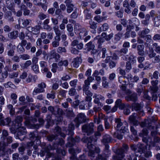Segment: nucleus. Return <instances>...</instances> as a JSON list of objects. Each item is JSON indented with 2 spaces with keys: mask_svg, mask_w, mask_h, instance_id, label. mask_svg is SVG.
Masks as SVG:
<instances>
[{
  "mask_svg": "<svg viewBox=\"0 0 160 160\" xmlns=\"http://www.w3.org/2000/svg\"><path fill=\"white\" fill-rule=\"evenodd\" d=\"M97 138L95 136H91L89 138L84 137L82 140V141L87 143V147L89 149L88 155L91 157L94 158L95 156V152L98 153L100 151V149L98 147H97L92 143L93 142L97 141Z\"/></svg>",
  "mask_w": 160,
  "mask_h": 160,
  "instance_id": "obj_1",
  "label": "nucleus"
},
{
  "mask_svg": "<svg viewBox=\"0 0 160 160\" xmlns=\"http://www.w3.org/2000/svg\"><path fill=\"white\" fill-rule=\"evenodd\" d=\"M57 142H58V144L55 143L54 144L53 147V149H57L56 152H57V155H55L52 154L51 152H49L48 151H47V153L46 154V158L48 159L52 157H54V159L52 160H61V155L64 156L66 154L65 151L64 150L60 149L58 148V145H60L62 146L63 145L64 143V140L62 139H59L58 140Z\"/></svg>",
  "mask_w": 160,
  "mask_h": 160,
  "instance_id": "obj_2",
  "label": "nucleus"
},
{
  "mask_svg": "<svg viewBox=\"0 0 160 160\" xmlns=\"http://www.w3.org/2000/svg\"><path fill=\"white\" fill-rule=\"evenodd\" d=\"M74 28L75 31H79V36L80 39L83 38L84 37L87 35L88 31H87L85 28L82 27L79 23H76Z\"/></svg>",
  "mask_w": 160,
  "mask_h": 160,
  "instance_id": "obj_3",
  "label": "nucleus"
},
{
  "mask_svg": "<svg viewBox=\"0 0 160 160\" xmlns=\"http://www.w3.org/2000/svg\"><path fill=\"white\" fill-rule=\"evenodd\" d=\"M88 119L85 114L82 113H79L74 119L77 127H78L80 124L86 121Z\"/></svg>",
  "mask_w": 160,
  "mask_h": 160,
  "instance_id": "obj_4",
  "label": "nucleus"
},
{
  "mask_svg": "<svg viewBox=\"0 0 160 160\" xmlns=\"http://www.w3.org/2000/svg\"><path fill=\"white\" fill-rule=\"evenodd\" d=\"M148 56L149 58H152V61L153 63H159L160 62V56L156 55L152 48H149Z\"/></svg>",
  "mask_w": 160,
  "mask_h": 160,
  "instance_id": "obj_5",
  "label": "nucleus"
},
{
  "mask_svg": "<svg viewBox=\"0 0 160 160\" xmlns=\"http://www.w3.org/2000/svg\"><path fill=\"white\" fill-rule=\"evenodd\" d=\"M94 124L92 123H90L83 125L82 127V130L83 132L89 135L93 132Z\"/></svg>",
  "mask_w": 160,
  "mask_h": 160,
  "instance_id": "obj_6",
  "label": "nucleus"
},
{
  "mask_svg": "<svg viewBox=\"0 0 160 160\" xmlns=\"http://www.w3.org/2000/svg\"><path fill=\"white\" fill-rule=\"evenodd\" d=\"M126 126H122L119 131H117L114 132L113 136L114 137L119 139H121L122 138L123 133L128 130L127 124H126Z\"/></svg>",
  "mask_w": 160,
  "mask_h": 160,
  "instance_id": "obj_7",
  "label": "nucleus"
},
{
  "mask_svg": "<svg viewBox=\"0 0 160 160\" xmlns=\"http://www.w3.org/2000/svg\"><path fill=\"white\" fill-rule=\"evenodd\" d=\"M12 0H8L6 1V3L8 6V8L9 9L11 10L12 12H13L15 14H16V16L18 17L21 16L22 15V12L20 10H18L17 12L15 11L14 8L12 7Z\"/></svg>",
  "mask_w": 160,
  "mask_h": 160,
  "instance_id": "obj_8",
  "label": "nucleus"
},
{
  "mask_svg": "<svg viewBox=\"0 0 160 160\" xmlns=\"http://www.w3.org/2000/svg\"><path fill=\"white\" fill-rule=\"evenodd\" d=\"M128 52V48H122L117 51L118 55L124 60H127L128 56L126 54Z\"/></svg>",
  "mask_w": 160,
  "mask_h": 160,
  "instance_id": "obj_9",
  "label": "nucleus"
},
{
  "mask_svg": "<svg viewBox=\"0 0 160 160\" xmlns=\"http://www.w3.org/2000/svg\"><path fill=\"white\" fill-rule=\"evenodd\" d=\"M132 109L136 111H139L138 113L140 115L143 116L144 114L142 109L143 107V105L141 104L136 103H133L132 105Z\"/></svg>",
  "mask_w": 160,
  "mask_h": 160,
  "instance_id": "obj_10",
  "label": "nucleus"
},
{
  "mask_svg": "<svg viewBox=\"0 0 160 160\" xmlns=\"http://www.w3.org/2000/svg\"><path fill=\"white\" fill-rule=\"evenodd\" d=\"M142 141L146 143L149 146V149L152 147L155 146V143L152 141V138L149 137H143L142 138Z\"/></svg>",
  "mask_w": 160,
  "mask_h": 160,
  "instance_id": "obj_11",
  "label": "nucleus"
},
{
  "mask_svg": "<svg viewBox=\"0 0 160 160\" xmlns=\"http://www.w3.org/2000/svg\"><path fill=\"white\" fill-rule=\"evenodd\" d=\"M94 98L93 102L95 103H99L100 101H104L105 100L104 97L101 94L94 93L93 96Z\"/></svg>",
  "mask_w": 160,
  "mask_h": 160,
  "instance_id": "obj_12",
  "label": "nucleus"
},
{
  "mask_svg": "<svg viewBox=\"0 0 160 160\" xmlns=\"http://www.w3.org/2000/svg\"><path fill=\"white\" fill-rule=\"evenodd\" d=\"M27 30L34 34H37L39 33L40 26L36 25L34 27H29L27 28Z\"/></svg>",
  "mask_w": 160,
  "mask_h": 160,
  "instance_id": "obj_13",
  "label": "nucleus"
},
{
  "mask_svg": "<svg viewBox=\"0 0 160 160\" xmlns=\"http://www.w3.org/2000/svg\"><path fill=\"white\" fill-rule=\"evenodd\" d=\"M94 78L92 77H89L87 79L85 80L84 84L82 87V89H87L89 88V86L90 84V82L93 80Z\"/></svg>",
  "mask_w": 160,
  "mask_h": 160,
  "instance_id": "obj_14",
  "label": "nucleus"
},
{
  "mask_svg": "<svg viewBox=\"0 0 160 160\" xmlns=\"http://www.w3.org/2000/svg\"><path fill=\"white\" fill-rule=\"evenodd\" d=\"M125 98L128 101H132L133 102H136L138 99L137 95L135 93L128 94L125 97Z\"/></svg>",
  "mask_w": 160,
  "mask_h": 160,
  "instance_id": "obj_15",
  "label": "nucleus"
},
{
  "mask_svg": "<svg viewBox=\"0 0 160 160\" xmlns=\"http://www.w3.org/2000/svg\"><path fill=\"white\" fill-rule=\"evenodd\" d=\"M136 114L133 113L130 116L129 118V120L130 122L132 123L135 126H137L139 123V122L136 119Z\"/></svg>",
  "mask_w": 160,
  "mask_h": 160,
  "instance_id": "obj_16",
  "label": "nucleus"
},
{
  "mask_svg": "<svg viewBox=\"0 0 160 160\" xmlns=\"http://www.w3.org/2000/svg\"><path fill=\"white\" fill-rule=\"evenodd\" d=\"M18 127V137L20 136L21 135H25L27 131L25 128L21 126ZM25 137V136H24L22 138H21L20 137H18V138L21 141H22L23 140L24 138Z\"/></svg>",
  "mask_w": 160,
  "mask_h": 160,
  "instance_id": "obj_17",
  "label": "nucleus"
},
{
  "mask_svg": "<svg viewBox=\"0 0 160 160\" xmlns=\"http://www.w3.org/2000/svg\"><path fill=\"white\" fill-rule=\"evenodd\" d=\"M124 77L123 76L119 77L118 78V81L121 84V89L124 91L126 89V86L128 85L125 80H124Z\"/></svg>",
  "mask_w": 160,
  "mask_h": 160,
  "instance_id": "obj_18",
  "label": "nucleus"
},
{
  "mask_svg": "<svg viewBox=\"0 0 160 160\" xmlns=\"http://www.w3.org/2000/svg\"><path fill=\"white\" fill-rule=\"evenodd\" d=\"M115 122V128L118 130L122 126L123 123L121 121V120L120 118H115L114 120Z\"/></svg>",
  "mask_w": 160,
  "mask_h": 160,
  "instance_id": "obj_19",
  "label": "nucleus"
},
{
  "mask_svg": "<svg viewBox=\"0 0 160 160\" xmlns=\"http://www.w3.org/2000/svg\"><path fill=\"white\" fill-rule=\"evenodd\" d=\"M82 62V59L80 57H77L73 59L72 63L74 67L78 68L79 64Z\"/></svg>",
  "mask_w": 160,
  "mask_h": 160,
  "instance_id": "obj_20",
  "label": "nucleus"
},
{
  "mask_svg": "<svg viewBox=\"0 0 160 160\" xmlns=\"http://www.w3.org/2000/svg\"><path fill=\"white\" fill-rule=\"evenodd\" d=\"M72 47L77 46V48L78 49H81L83 48V44L82 42H79L76 40H73L71 44Z\"/></svg>",
  "mask_w": 160,
  "mask_h": 160,
  "instance_id": "obj_21",
  "label": "nucleus"
},
{
  "mask_svg": "<svg viewBox=\"0 0 160 160\" xmlns=\"http://www.w3.org/2000/svg\"><path fill=\"white\" fill-rule=\"evenodd\" d=\"M37 4L38 6L41 7L44 11H46L48 5L47 0H40V2L38 3Z\"/></svg>",
  "mask_w": 160,
  "mask_h": 160,
  "instance_id": "obj_22",
  "label": "nucleus"
},
{
  "mask_svg": "<svg viewBox=\"0 0 160 160\" xmlns=\"http://www.w3.org/2000/svg\"><path fill=\"white\" fill-rule=\"evenodd\" d=\"M91 107H89L87 101H82L81 102L79 106V108L80 109H88Z\"/></svg>",
  "mask_w": 160,
  "mask_h": 160,
  "instance_id": "obj_23",
  "label": "nucleus"
},
{
  "mask_svg": "<svg viewBox=\"0 0 160 160\" xmlns=\"http://www.w3.org/2000/svg\"><path fill=\"white\" fill-rule=\"evenodd\" d=\"M109 28V26L108 25L107 23H105L98 29V32L99 33L102 31H106Z\"/></svg>",
  "mask_w": 160,
  "mask_h": 160,
  "instance_id": "obj_24",
  "label": "nucleus"
},
{
  "mask_svg": "<svg viewBox=\"0 0 160 160\" xmlns=\"http://www.w3.org/2000/svg\"><path fill=\"white\" fill-rule=\"evenodd\" d=\"M40 65L42 72H47L48 71L47 68V64L46 62L44 61H41L40 62Z\"/></svg>",
  "mask_w": 160,
  "mask_h": 160,
  "instance_id": "obj_25",
  "label": "nucleus"
},
{
  "mask_svg": "<svg viewBox=\"0 0 160 160\" xmlns=\"http://www.w3.org/2000/svg\"><path fill=\"white\" fill-rule=\"evenodd\" d=\"M158 81L157 80L151 81V83L153 87H150V89L153 91L154 92H156L158 90V88L156 86L158 84Z\"/></svg>",
  "mask_w": 160,
  "mask_h": 160,
  "instance_id": "obj_26",
  "label": "nucleus"
},
{
  "mask_svg": "<svg viewBox=\"0 0 160 160\" xmlns=\"http://www.w3.org/2000/svg\"><path fill=\"white\" fill-rule=\"evenodd\" d=\"M150 32V30L148 28H145L142 31H140L138 33L139 36L142 38H145L146 34H148Z\"/></svg>",
  "mask_w": 160,
  "mask_h": 160,
  "instance_id": "obj_27",
  "label": "nucleus"
},
{
  "mask_svg": "<svg viewBox=\"0 0 160 160\" xmlns=\"http://www.w3.org/2000/svg\"><path fill=\"white\" fill-rule=\"evenodd\" d=\"M60 58V55L56 53L54 51H52L50 53L49 59L55 58V59H58Z\"/></svg>",
  "mask_w": 160,
  "mask_h": 160,
  "instance_id": "obj_28",
  "label": "nucleus"
},
{
  "mask_svg": "<svg viewBox=\"0 0 160 160\" xmlns=\"http://www.w3.org/2000/svg\"><path fill=\"white\" fill-rule=\"evenodd\" d=\"M112 138L108 135H105L103 137L102 142L104 144L110 142L111 141Z\"/></svg>",
  "mask_w": 160,
  "mask_h": 160,
  "instance_id": "obj_29",
  "label": "nucleus"
},
{
  "mask_svg": "<svg viewBox=\"0 0 160 160\" xmlns=\"http://www.w3.org/2000/svg\"><path fill=\"white\" fill-rule=\"evenodd\" d=\"M101 52L102 53V58H104L106 57V61L109 60L110 59L111 56H108V54L107 53V50L105 48H102L101 50ZM108 62V61H107V62Z\"/></svg>",
  "mask_w": 160,
  "mask_h": 160,
  "instance_id": "obj_30",
  "label": "nucleus"
},
{
  "mask_svg": "<svg viewBox=\"0 0 160 160\" xmlns=\"http://www.w3.org/2000/svg\"><path fill=\"white\" fill-rule=\"evenodd\" d=\"M138 53L140 55L143 56L144 54V47L143 45H138L137 47Z\"/></svg>",
  "mask_w": 160,
  "mask_h": 160,
  "instance_id": "obj_31",
  "label": "nucleus"
},
{
  "mask_svg": "<svg viewBox=\"0 0 160 160\" xmlns=\"http://www.w3.org/2000/svg\"><path fill=\"white\" fill-rule=\"evenodd\" d=\"M115 105L120 109H124L125 105L122 103V101L120 99H118L115 102Z\"/></svg>",
  "mask_w": 160,
  "mask_h": 160,
  "instance_id": "obj_32",
  "label": "nucleus"
},
{
  "mask_svg": "<svg viewBox=\"0 0 160 160\" xmlns=\"http://www.w3.org/2000/svg\"><path fill=\"white\" fill-rule=\"evenodd\" d=\"M22 120L23 118L22 116H17L15 119V122L16 124H17V125L16 124L14 125L15 128H17L15 127L16 126H17L18 127L21 126L22 125L21 122H22Z\"/></svg>",
  "mask_w": 160,
  "mask_h": 160,
  "instance_id": "obj_33",
  "label": "nucleus"
},
{
  "mask_svg": "<svg viewBox=\"0 0 160 160\" xmlns=\"http://www.w3.org/2000/svg\"><path fill=\"white\" fill-rule=\"evenodd\" d=\"M61 40L60 37H55L54 38V41L52 42V45L54 48H56L59 46V41Z\"/></svg>",
  "mask_w": 160,
  "mask_h": 160,
  "instance_id": "obj_34",
  "label": "nucleus"
},
{
  "mask_svg": "<svg viewBox=\"0 0 160 160\" xmlns=\"http://www.w3.org/2000/svg\"><path fill=\"white\" fill-rule=\"evenodd\" d=\"M53 28L56 34V36L55 37H60L61 32V30L58 27V26L55 25L53 27Z\"/></svg>",
  "mask_w": 160,
  "mask_h": 160,
  "instance_id": "obj_35",
  "label": "nucleus"
},
{
  "mask_svg": "<svg viewBox=\"0 0 160 160\" xmlns=\"http://www.w3.org/2000/svg\"><path fill=\"white\" fill-rule=\"evenodd\" d=\"M74 129V124L72 123H71L68 125V134H69L71 136H72L74 134L73 131Z\"/></svg>",
  "mask_w": 160,
  "mask_h": 160,
  "instance_id": "obj_36",
  "label": "nucleus"
},
{
  "mask_svg": "<svg viewBox=\"0 0 160 160\" xmlns=\"http://www.w3.org/2000/svg\"><path fill=\"white\" fill-rule=\"evenodd\" d=\"M31 21L30 19H21L19 21V24L22 26V27H25L29 24Z\"/></svg>",
  "mask_w": 160,
  "mask_h": 160,
  "instance_id": "obj_37",
  "label": "nucleus"
},
{
  "mask_svg": "<svg viewBox=\"0 0 160 160\" xmlns=\"http://www.w3.org/2000/svg\"><path fill=\"white\" fill-rule=\"evenodd\" d=\"M8 37L9 38L11 39H15L18 36V31H13L8 34Z\"/></svg>",
  "mask_w": 160,
  "mask_h": 160,
  "instance_id": "obj_38",
  "label": "nucleus"
},
{
  "mask_svg": "<svg viewBox=\"0 0 160 160\" xmlns=\"http://www.w3.org/2000/svg\"><path fill=\"white\" fill-rule=\"evenodd\" d=\"M154 22V26L158 27L160 25V16H158L152 18Z\"/></svg>",
  "mask_w": 160,
  "mask_h": 160,
  "instance_id": "obj_39",
  "label": "nucleus"
},
{
  "mask_svg": "<svg viewBox=\"0 0 160 160\" xmlns=\"http://www.w3.org/2000/svg\"><path fill=\"white\" fill-rule=\"evenodd\" d=\"M11 122L10 118H8L4 120H1L0 121V125H9Z\"/></svg>",
  "mask_w": 160,
  "mask_h": 160,
  "instance_id": "obj_40",
  "label": "nucleus"
},
{
  "mask_svg": "<svg viewBox=\"0 0 160 160\" xmlns=\"http://www.w3.org/2000/svg\"><path fill=\"white\" fill-rule=\"evenodd\" d=\"M123 35L122 32H118L114 36L113 42L115 43H116L120 39L121 37Z\"/></svg>",
  "mask_w": 160,
  "mask_h": 160,
  "instance_id": "obj_41",
  "label": "nucleus"
},
{
  "mask_svg": "<svg viewBox=\"0 0 160 160\" xmlns=\"http://www.w3.org/2000/svg\"><path fill=\"white\" fill-rule=\"evenodd\" d=\"M36 133H37L36 131H35L34 132H31L30 133L29 135V138L32 140L38 139L37 134Z\"/></svg>",
  "mask_w": 160,
  "mask_h": 160,
  "instance_id": "obj_42",
  "label": "nucleus"
},
{
  "mask_svg": "<svg viewBox=\"0 0 160 160\" xmlns=\"http://www.w3.org/2000/svg\"><path fill=\"white\" fill-rule=\"evenodd\" d=\"M117 153L118 155L120 156L121 158H123L124 157V153L126 152L123 149L121 148L118 149L117 150Z\"/></svg>",
  "mask_w": 160,
  "mask_h": 160,
  "instance_id": "obj_43",
  "label": "nucleus"
},
{
  "mask_svg": "<svg viewBox=\"0 0 160 160\" xmlns=\"http://www.w3.org/2000/svg\"><path fill=\"white\" fill-rule=\"evenodd\" d=\"M86 19H89L92 18L91 12L88 10H85L83 12Z\"/></svg>",
  "mask_w": 160,
  "mask_h": 160,
  "instance_id": "obj_44",
  "label": "nucleus"
},
{
  "mask_svg": "<svg viewBox=\"0 0 160 160\" xmlns=\"http://www.w3.org/2000/svg\"><path fill=\"white\" fill-rule=\"evenodd\" d=\"M157 117L156 115L149 117L148 119V122L150 125L152 122H155L157 120Z\"/></svg>",
  "mask_w": 160,
  "mask_h": 160,
  "instance_id": "obj_45",
  "label": "nucleus"
},
{
  "mask_svg": "<svg viewBox=\"0 0 160 160\" xmlns=\"http://www.w3.org/2000/svg\"><path fill=\"white\" fill-rule=\"evenodd\" d=\"M44 92V89H41L39 88H34L33 91V95H36L38 93H42Z\"/></svg>",
  "mask_w": 160,
  "mask_h": 160,
  "instance_id": "obj_46",
  "label": "nucleus"
},
{
  "mask_svg": "<svg viewBox=\"0 0 160 160\" xmlns=\"http://www.w3.org/2000/svg\"><path fill=\"white\" fill-rule=\"evenodd\" d=\"M19 68V65L16 63L13 64L12 68H8V72H12L13 71H16Z\"/></svg>",
  "mask_w": 160,
  "mask_h": 160,
  "instance_id": "obj_47",
  "label": "nucleus"
},
{
  "mask_svg": "<svg viewBox=\"0 0 160 160\" xmlns=\"http://www.w3.org/2000/svg\"><path fill=\"white\" fill-rule=\"evenodd\" d=\"M7 107L8 109L9 110V112L11 115H13L15 113V109L13 108V106L11 104H9L7 105Z\"/></svg>",
  "mask_w": 160,
  "mask_h": 160,
  "instance_id": "obj_48",
  "label": "nucleus"
},
{
  "mask_svg": "<svg viewBox=\"0 0 160 160\" xmlns=\"http://www.w3.org/2000/svg\"><path fill=\"white\" fill-rule=\"evenodd\" d=\"M85 46L86 47L85 49L88 50L92 49L94 47V45L92 44V42L91 41L86 44Z\"/></svg>",
  "mask_w": 160,
  "mask_h": 160,
  "instance_id": "obj_49",
  "label": "nucleus"
},
{
  "mask_svg": "<svg viewBox=\"0 0 160 160\" xmlns=\"http://www.w3.org/2000/svg\"><path fill=\"white\" fill-rule=\"evenodd\" d=\"M47 17L46 14L42 12H39L38 15V17L40 20H43L46 18Z\"/></svg>",
  "mask_w": 160,
  "mask_h": 160,
  "instance_id": "obj_50",
  "label": "nucleus"
},
{
  "mask_svg": "<svg viewBox=\"0 0 160 160\" xmlns=\"http://www.w3.org/2000/svg\"><path fill=\"white\" fill-rule=\"evenodd\" d=\"M145 87L140 84L138 86V88L137 90V92L138 94H140L144 90Z\"/></svg>",
  "mask_w": 160,
  "mask_h": 160,
  "instance_id": "obj_51",
  "label": "nucleus"
},
{
  "mask_svg": "<svg viewBox=\"0 0 160 160\" xmlns=\"http://www.w3.org/2000/svg\"><path fill=\"white\" fill-rule=\"evenodd\" d=\"M137 145V148L138 149V152L140 153L142 152L144 149V145L141 143H138Z\"/></svg>",
  "mask_w": 160,
  "mask_h": 160,
  "instance_id": "obj_52",
  "label": "nucleus"
},
{
  "mask_svg": "<svg viewBox=\"0 0 160 160\" xmlns=\"http://www.w3.org/2000/svg\"><path fill=\"white\" fill-rule=\"evenodd\" d=\"M17 51L19 53H22L24 52L25 50L23 47V46H21V44H18L17 47Z\"/></svg>",
  "mask_w": 160,
  "mask_h": 160,
  "instance_id": "obj_53",
  "label": "nucleus"
},
{
  "mask_svg": "<svg viewBox=\"0 0 160 160\" xmlns=\"http://www.w3.org/2000/svg\"><path fill=\"white\" fill-rule=\"evenodd\" d=\"M153 47L155 48V51L158 53L160 54V46L157 43L153 44Z\"/></svg>",
  "mask_w": 160,
  "mask_h": 160,
  "instance_id": "obj_54",
  "label": "nucleus"
},
{
  "mask_svg": "<svg viewBox=\"0 0 160 160\" xmlns=\"http://www.w3.org/2000/svg\"><path fill=\"white\" fill-rule=\"evenodd\" d=\"M19 57L20 59L24 60H28L30 58V56L27 54H21L19 56Z\"/></svg>",
  "mask_w": 160,
  "mask_h": 160,
  "instance_id": "obj_55",
  "label": "nucleus"
},
{
  "mask_svg": "<svg viewBox=\"0 0 160 160\" xmlns=\"http://www.w3.org/2000/svg\"><path fill=\"white\" fill-rule=\"evenodd\" d=\"M55 92L53 91H52L50 93H48L47 95V98H51L54 99L55 98Z\"/></svg>",
  "mask_w": 160,
  "mask_h": 160,
  "instance_id": "obj_56",
  "label": "nucleus"
},
{
  "mask_svg": "<svg viewBox=\"0 0 160 160\" xmlns=\"http://www.w3.org/2000/svg\"><path fill=\"white\" fill-rule=\"evenodd\" d=\"M66 115L67 117H73L75 116L74 113L72 109L67 110Z\"/></svg>",
  "mask_w": 160,
  "mask_h": 160,
  "instance_id": "obj_57",
  "label": "nucleus"
},
{
  "mask_svg": "<svg viewBox=\"0 0 160 160\" xmlns=\"http://www.w3.org/2000/svg\"><path fill=\"white\" fill-rule=\"evenodd\" d=\"M68 62L67 60L61 61L58 63V65L60 67H61L62 66L66 67L68 65Z\"/></svg>",
  "mask_w": 160,
  "mask_h": 160,
  "instance_id": "obj_58",
  "label": "nucleus"
},
{
  "mask_svg": "<svg viewBox=\"0 0 160 160\" xmlns=\"http://www.w3.org/2000/svg\"><path fill=\"white\" fill-rule=\"evenodd\" d=\"M32 64V62L30 60H27L26 61L25 63L22 66L23 68H28Z\"/></svg>",
  "mask_w": 160,
  "mask_h": 160,
  "instance_id": "obj_59",
  "label": "nucleus"
},
{
  "mask_svg": "<svg viewBox=\"0 0 160 160\" xmlns=\"http://www.w3.org/2000/svg\"><path fill=\"white\" fill-rule=\"evenodd\" d=\"M92 96H87L86 97L85 100L84 101H87V104L89 107H91L92 106V103L91 100L92 99Z\"/></svg>",
  "mask_w": 160,
  "mask_h": 160,
  "instance_id": "obj_60",
  "label": "nucleus"
},
{
  "mask_svg": "<svg viewBox=\"0 0 160 160\" xmlns=\"http://www.w3.org/2000/svg\"><path fill=\"white\" fill-rule=\"evenodd\" d=\"M67 7V11L68 13L71 12L73 10V5L72 4H67L66 5Z\"/></svg>",
  "mask_w": 160,
  "mask_h": 160,
  "instance_id": "obj_61",
  "label": "nucleus"
},
{
  "mask_svg": "<svg viewBox=\"0 0 160 160\" xmlns=\"http://www.w3.org/2000/svg\"><path fill=\"white\" fill-rule=\"evenodd\" d=\"M104 127L105 129H108L111 127V125L109 123L107 119L106 118H104Z\"/></svg>",
  "mask_w": 160,
  "mask_h": 160,
  "instance_id": "obj_62",
  "label": "nucleus"
},
{
  "mask_svg": "<svg viewBox=\"0 0 160 160\" xmlns=\"http://www.w3.org/2000/svg\"><path fill=\"white\" fill-rule=\"evenodd\" d=\"M80 141V138L79 137L77 136L75 138H71V143H72V146L73 145V143L74 142H78Z\"/></svg>",
  "mask_w": 160,
  "mask_h": 160,
  "instance_id": "obj_63",
  "label": "nucleus"
},
{
  "mask_svg": "<svg viewBox=\"0 0 160 160\" xmlns=\"http://www.w3.org/2000/svg\"><path fill=\"white\" fill-rule=\"evenodd\" d=\"M89 24L90 25V28H91L95 29L97 28V26L96 24L93 21H89Z\"/></svg>",
  "mask_w": 160,
  "mask_h": 160,
  "instance_id": "obj_64",
  "label": "nucleus"
}]
</instances>
